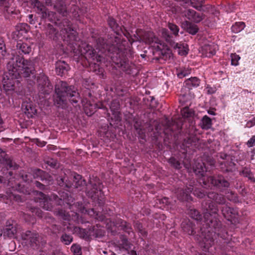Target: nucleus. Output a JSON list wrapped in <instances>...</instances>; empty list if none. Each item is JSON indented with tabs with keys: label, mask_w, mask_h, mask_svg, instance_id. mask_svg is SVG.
Listing matches in <instances>:
<instances>
[{
	"label": "nucleus",
	"mask_w": 255,
	"mask_h": 255,
	"mask_svg": "<svg viewBox=\"0 0 255 255\" xmlns=\"http://www.w3.org/2000/svg\"><path fill=\"white\" fill-rule=\"evenodd\" d=\"M204 210L203 227L201 228V233L197 235L199 246L204 251H207L214 245L216 235L219 236L222 230L221 223L218 221L216 216L218 209L213 203H202Z\"/></svg>",
	"instance_id": "obj_1"
},
{
	"label": "nucleus",
	"mask_w": 255,
	"mask_h": 255,
	"mask_svg": "<svg viewBox=\"0 0 255 255\" xmlns=\"http://www.w3.org/2000/svg\"><path fill=\"white\" fill-rule=\"evenodd\" d=\"M58 24L60 33L58 34L56 29L49 24L47 29V36L54 40L61 39L67 42L68 44L74 45L78 37L77 32L72 27L70 21L68 19H64Z\"/></svg>",
	"instance_id": "obj_2"
},
{
	"label": "nucleus",
	"mask_w": 255,
	"mask_h": 255,
	"mask_svg": "<svg viewBox=\"0 0 255 255\" xmlns=\"http://www.w3.org/2000/svg\"><path fill=\"white\" fill-rule=\"evenodd\" d=\"M7 68L11 79H18L20 77H28L34 71L33 62L19 56L11 58L7 63Z\"/></svg>",
	"instance_id": "obj_3"
},
{
	"label": "nucleus",
	"mask_w": 255,
	"mask_h": 255,
	"mask_svg": "<svg viewBox=\"0 0 255 255\" xmlns=\"http://www.w3.org/2000/svg\"><path fill=\"white\" fill-rule=\"evenodd\" d=\"M55 93L57 97L55 99V104L59 107L64 108L69 100L72 103H77L80 99L77 89L72 86H68L67 83L60 81L55 86Z\"/></svg>",
	"instance_id": "obj_4"
},
{
	"label": "nucleus",
	"mask_w": 255,
	"mask_h": 255,
	"mask_svg": "<svg viewBox=\"0 0 255 255\" xmlns=\"http://www.w3.org/2000/svg\"><path fill=\"white\" fill-rule=\"evenodd\" d=\"M122 46L121 38L118 36H115L114 38L111 37L108 43L105 42L103 38L99 37L96 40L95 45L96 49L102 53H104L106 51L111 53H118L120 51H122Z\"/></svg>",
	"instance_id": "obj_5"
},
{
	"label": "nucleus",
	"mask_w": 255,
	"mask_h": 255,
	"mask_svg": "<svg viewBox=\"0 0 255 255\" xmlns=\"http://www.w3.org/2000/svg\"><path fill=\"white\" fill-rule=\"evenodd\" d=\"M203 183L205 186L210 187L211 185L220 189L228 188L230 186L229 181L221 175L209 176L207 178V181L204 178L203 179Z\"/></svg>",
	"instance_id": "obj_6"
},
{
	"label": "nucleus",
	"mask_w": 255,
	"mask_h": 255,
	"mask_svg": "<svg viewBox=\"0 0 255 255\" xmlns=\"http://www.w3.org/2000/svg\"><path fill=\"white\" fill-rule=\"evenodd\" d=\"M193 191V194L200 198H203L205 196V194L200 189H196L193 191L192 187H187L185 189L178 188L177 189L176 193L177 198L181 201H189L191 200V197L190 195V193Z\"/></svg>",
	"instance_id": "obj_7"
},
{
	"label": "nucleus",
	"mask_w": 255,
	"mask_h": 255,
	"mask_svg": "<svg viewBox=\"0 0 255 255\" xmlns=\"http://www.w3.org/2000/svg\"><path fill=\"white\" fill-rule=\"evenodd\" d=\"M162 36L165 38L166 41L169 43L170 45L175 49H177L179 54L181 55H185L188 53V49L187 48V44L181 43H176L171 39V36L169 34L167 29L162 28L161 30Z\"/></svg>",
	"instance_id": "obj_8"
},
{
	"label": "nucleus",
	"mask_w": 255,
	"mask_h": 255,
	"mask_svg": "<svg viewBox=\"0 0 255 255\" xmlns=\"http://www.w3.org/2000/svg\"><path fill=\"white\" fill-rule=\"evenodd\" d=\"M21 238L25 241V243L32 248L37 247L40 243V236L34 232L27 231L23 233Z\"/></svg>",
	"instance_id": "obj_9"
},
{
	"label": "nucleus",
	"mask_w": 255,
	"mask_h": 255,
	"mask_svg": "<svg viewBox=\"0 0 255 255\" xmlns=\"http://www.w3.org/2000/svg\"><path fill=\"white\" fill-rule=\"evenodd\" d=\"M142 40L146 43L152 44L153 46L159 50H162L164 46L162 41L151 31L146 32L143 35Z\"/></svg>",
	"instance_id": "obj_10"
},
{
	"label": "nucleus",
	"mask_w": 255,
	"mask_h": 255,
	"mask_svg": "<svg viewBox=\"0 0 255 255\" xmlns=\"http://www.w3.org/2000/svg\"><path fill=\"white\" fill-rule=\"evenodd\" d=\"M38 89L39 91L43 94H48L53 89L52 85L50 83L48 77L44 75L40 76L37 79Z\"/></svg>",
	"instance_id": "obj_11"
},
{
	"label": "nucleus",
	"mask_w": 255,
	"mask_h": 255,
	"mask_svg": "<svg viewBox=\"0 0 255 255\" xmlns=\"http://www.w3.org/2000/svg\"><path fill=\"white\" fill-rule=\"evenodd\" d=\"M182 15L186 17L189 20L195 23H198L202 21L203 18V15L196 12L192 9H185L182 11Z\"/></svg>",
	"instance_id": "obj_12"
},
{
	"label": "nucleus",
	"mask_w": 255,
	"mask_h": 255,
	"mask_svg": "<svg viewBox=\"0 0 255 255\" xmlns=\"http://www.w3.org/2000/svg\"><path fill=\"white\" fill-rule=\"evenodd\" d=\"M200 83V80L196 77H191L187 79L184 83V87L181 89V94L183 97H185L187 93L189 92V90L192 87H196L199 86Z\"/></svg>",
	"instance_id": "obj_13"
},
{
	"label": "nucleus",
	"mask_w": 255,
	"mask_h": 255,
	"mask_svg": "<svg viewBox=\"0 0 255 255\" xmlns=\"http://www.w3.org/2000/svg\"><path fill=\"white\" fill-rule=\"evenodd\" d=\"M33 194H36L37 197L35 198V201L39 202L40 206L46 210H50L52 209L51 203L46 196L41 192L33 191Z\"/></svg>",
	"instance_id": "obj_14"
},
{
	"label": "nucleus",
	"mask_w": 255,
	"mask_h": 255,
	"mask_svg": "<svg viewBox=\"0 0 255 255\" xmlns=\"http://www.w3.org/2000/svg\"><path fill=\"white\" fill-rule=\"evenodd\" d=\"M110 107L113 116V117H111V120L115 122L120 121L121 116L119 111L120 108L119 100L116 99L113 100L111 103Z\"/></svg>",
	"instance_id": "obj_15"
},
{
	"label": "nucleus",
	"mask_w": 255,
	"mask_h": 255,
	"mask_svg": "<svg viewBox=\"0 0 255 255\" xmlns=\"http://www.w3.org/2000/svg\"><path fill=\"white\" fill-rule=\"evenodd\" d=\"M0 163L5 166L6 168H13L14 169L17 168V165L13 161L2 149L0 148Z\"/></svg>",
	"instance_id": "obj_16"
},
{
	"label": "nucleus",
	"mask_w": 255,
	"mask_h": 255,
	"mask_svg": "<svg viewBox=\"0 0 255 255\" xmlns=\"http://www.w3.org/2000/svg\"><path fill=\"white\" fill-rule=\"evenodd\" d=\"M217 49L218 46L213 43L205 45L202 48V55L206 57H211L216 54Z\"/></svg>",
	"instance_id": "obj_17"
},
{
	"label": "nucleus",
	"mask_w": 255,
	"mask_h": 255,
	"mask_svg": "<svg viewBox=\"0 0 255 255\" xmlns=\"http://www.w3.org/2000/svg\"><path fill=\"white\" fill-rule=\"evenodd\" d=\"M222 213L228 220H230V218H235L239 214L238 211L236 209L231 208L227 205L222 207Z\"/></svg>",
	"instance_id": "obj_18"
},
{
	"label": "nucleus",
	"mask_w": 255,
	"mask_h": 255,
	"mask_svg": "<svg viewBox=\"0 0 255 255\" xmlns=\"http://www.w3.org/2000/svg\"><path fill=\"white\" fill-rule=\"evenodd\" d=\"M193 168L194 171L196 174L202 176L203 177L202 180L204 178H205V180L207 181V178L208 177H206L204 176V173L207 171V169H206V168L205 166V164L203 162H195Z\"/></svg>",
	"instance_id": "obj_19"
},
{
	"label": "nucleus",
	"mask_w": 255,
	"mask_h": 255,
	"mask_svg": "<svg viewBox=\"0 0 255 255\" xmlns=\"http://www.w3.org/2000/svg\"><path fill=\"white\" fill-rule=\"evenodd\" d=\"M69 67L64 61H59L56 63V71L61 76L65 75L68 71Z\"/></svg>",
	"instance_id": "obj_20"
},
{
	"label": "nucleus",
	"mask_w": 255,
	"mask_h": 255,
	"mask_svg": "<svg viewBox=\"0 0 255 255\" xmlns=\"http://www.w3.org/2000/svg\"><path fill=\"white\" fill-rule=\"evenodd\" d=\"M88 195L94 199L101 197V185L98 182V184H94L91 191H88Z\"/></svg>",
	"instance_id": "obj_21"
},
{
	"label": "nucleus",
	"mask_w": 255,
	"mask_h": 255,
	"mask_svg": "<svg viewBox=\"0 0 255 255\" xmlns=\"http://www.w3.org/2000/svg\"><path fill=\"white\" fill-rule=\"evenodd\" d=\"M84 111L88 116H92L95 111V105L91 103L86 99L82 101Z\"/></svg>",
	"instance_id": "obj_22"
},
{
	"label": "nucleus",
	"mask_w": 255,
	"mask_h": 255,
	"mask_svg": "<svg viewBox=\"0 0 255 255\" xmlns=\"http://www.w3.org/2000/svg\"><path fill=\"white\" fill-rule=\"evenodd\" d=\"M16 47V49L20 54H29L31 51V48L30 45L26 43L22 42L20 41L17 42Z\"/></svg>",
	"instance_id": "obj_23"
},
{
	"label": "nucleus",
	"mask_w": 255,
	"mask_h": 255,
	"mask_svg": "<svg viewBox=\"0 0 255 255\" xmlns=\"http://www.w3.org/2000/svg\"><path fill=\"white\" fill-rule=\"evenodd\" d=\"M181 227L184 232L188 235H193L194 233V228L193 224L189 220H185L181 223Z\"/></svg>",
	"instance_id": "obj_24"
},
{
	"label": "nucleus",
	"mask_w": 255,
	"mask_h": 255,
	"mask_svg": "<svg viewBox=\"0 0 255 255\" xmlns=\"http://www.w3.org/2000/svg\"><path fill=\"white\" fill-rule=\"evenodd\" d=\"M208 198L214 201L219 204H224L226 200L222 195L215 192H210L208 194Z\"/></svg>",
	"instance_id": "obj_25"
},
{
	"label": "nucleus",
	"mask_w": 255,
	"mask_h": 255,
	"mask_svg": "<svg viewBox=\"0 0 255 255\" xmlns=\"http://www.w3.org/2000/svg\"><path fill=\"white\" fill-rule=\"evenodd\" d=\"M32 6L36 9V12L42 15L46 8L38 0H30Z\"/></svg>",
	"instance_id": "obj_26"
},
{
	"label": "nucleus",
	"mask_w": 255,
	"mask_h": 255,
	"mask_svg": "<svg viewBox=\"0 0 255 255\" xmlns=\"http://www.w3.org/2000/svg\"><path fill=\"white\" fill-rule=\"evenodd\" d=\"M41 17L43 18H48L49 21L54 22L56 24H58L57 22L56 21V20L58 21L56 17V13L49 11L47 8L41 15Z\"/></svg>",
	"instance_id": "obj_27"
},
{
	"label": "nucleus",
	"mask_w": 255,
	"mask_h": 255,
	"mask_svg": "<svg viewBox=\"0 0 255 255\" xmlns=\"http://www.w3.org/2000/svg\"><path fill=\"white\" fill-rule=\"evenodd\" d=\"M184 27L186 31L190 34L194 35L198 31L197 26L189 21H186L184 23Z\"/></svg>",
	"instance_id": "obj_28"
},
{
	"label": "nucleus",
	"mask_w": 255,
	"mask_h": 255,
	"mask_svg": "<svg viewBox=\"0 0 255 255\" xmlns=\"http://www.w3.org/2000/svg\"><path fill=\"white\" fill-rule=\"evenodd\" d=\"M55 9L60 14L63 16H66L67 13L66 5L63 2H58L54 6Z\"/></svg>",
	"instance_id": "obj_29"
},
{
	"label": "nucleus",
	"mask_w": 255,
	"mask_h": 255,
	"mask_svg": "<svg viewBox=\"0 0 255 255\" xmlns=\"http://www.w3.org/2000/svg\"><path fill=\"white\" fill-rule=\"evenodd\" d=\"M73 185L76 188L79 187L83 186L86 185V181L84 179H82L80 175L76 174L74 176Z\"/></svg>",
	"instance_id": "obj_30"
},
{
	"label": "nucleus",
	"mask_w": 255,
	"mask_h": 255,
	"mask_svg": "<svg viewBox=\"0 0 255 255\" xmlns=\"http://www.w3.org/2000/svg\"><path fill=\"white\" fill-rule=\"evenodd\" d=\"M12 3V0H0V6L3 7L4 10L8 13H13V8H10Z\"/></svg>",
	"instance_id": "obj_31"
},
{
	"label": "nucleus",
	"mask_w": 255,
	"mask_h": 255,
	"mask_svg": "<svg viewBox=\"0 0 255 255\" xmlns=\"http://www.w3.org/2000/svg\"><path fill=\"white\" fill-rule=\"evenodd\" d=\"M109 25L113 29L117 35L119 34V32L121 29L120 26L116 21L115 19L113 17H109L108 20Z\"/></svg>",
	"instance_id": "obj_32"
},
{
	"label": "nucleus",
	"mask_w": 255,
	"mask_h": 255,
	"mask_svg": "<svg viewBox=\"0 0 255 255\" xmlns=\"http://www.w3.org/2000/svg\"><path fill=\"white\" fill-rule=\"evenodd\" d=\"M24 108V112L28 116L32 117L33 115L36 113V110L30 103H26L25 105H22V107Z\"/></svg>",
	"instance_id": "obj_33"
},
{
	"label": "nucleus",
	"mask_w": 255,
	"mask_h": 255,
	"mask_svg": "<svg viewBox=\"0 0 255 255\" xmlns=\"http://www.w3.org/2000/svg\"><path fill=\"white\" fill-rule=\"evenodd\" d=\"M16 233V228L13 226L12 225H9L7 226L5 229L4 230L3 235L4 236L11 238L14 236Z\"/></svg>",
	"instance_id": "obj_34"
},
{
	"label": "nucleus",
	"mask_w": 255,
	"mask_h": 255,
	"mask_svg": "<svg viewBox=\"0 0 255 255\" xmlns=\"http://www.w3.org/2000/svg\"><path fill=\"white\" fill-rule=\"evenodd\" d=\"M200 124H201V127L203 129H208L211 127V126H212L211 120L208 116H205L203 117Z\"/></svg>",
	"instance_id": "obj_35"
},
{
	"label": "nucleus",
	"mask_w": 255,
	"mask_h": 255,
	"mask_svg": "<svg viewBox=\"0 0 255 255\" xmlns=\"http://www.w3.org/2000/svg\"><path fill=\"white\" fill-rule=\"evenodd\" d=\"M87 49L86 50L85 52H83L85 54V57L86 58H92L94 59L95 57H96V51L95 49H93L92 47L89 45H87Z\"/></svg>",
	"instance_id": "obj_36"
},
{
	"label": "nucleus",
	"mask_w": 255,
	"mask_h": 255,
	"mask_svg": "<svg viewBox=\"0 0 255 255\" xmlns=\"http://www.w3.org/2000/svg\"><path fill=\"white\" fill-rule=\"evenodd\" d=\"M245 27V23L243 22H236L232 26V31L234 33H238L241 31Z\"/></svg>",
	"instance_id": "obj_37"
},
{
	"label": "nucleus",
	"mask_w": 255,
	"mask_h": 255,
	"mask_svg": "<svg viewBox=\"0 0 255 255\" xmlns=\"http://www.w3.org/2000/svg\"><path fill=\"white\" fill-rule=\"evenodd\" d=\"M6 197L10 200H15L17 202H22L23 199L21 196L17 194L15 192H6Z\"/></svg>",
	"instance_id": "obj_38"
},
{
	"label": "nucleus",
	"mask_w": 255,
	"mask_h": 255,
	"mask_svg": "<svg viewBox=\"0 0 255 255\" xmlns=\"http://www.w3.org/2000/svg\"><path fill=\"white\" fill-rule=\"evenodd\" d=\"M28 25L25 23H19L15 26V29L18 30L21 34H24L28 30Z\"/></svg>",
	"instance_id": "obj_39"
},
{
	"label": "nucleus",
	"mask_w": 255,
	"mask_h": 255,
	"mask_svg": "<svg viewBox=\"0 0 255 255\" xmlns=\"http://www.w3.org/2000/svg\"><path fill=\"white\" fill-rule=\"evenodd\" d=\"M188 214L192 218L195 220L199 221L201 219V215H200L199 212L195 209H190Z\"/></svg>",
	"instance_id": "obj_40"
},
{
	"label": "nucleus",
	"mask_w": 255,
	"mask_h": 255,
	"mask_svg": "<svg viewBox=\"0 0 255 255\" xmlns=\"http://www.w3.org/2000/svg\"><path fill=\"white\" fill-rule=\"evenodd\" d=\"M191 72V68H184L178 73L177 76L179 78H182L190 74Z\"/></svg>",
	"instance_id": "obj_41"
},
{
	"label": "nucleus",
	"mask_w": 255,
	"mask_h": 255,
	"mask_svg": "<svg viewBox=\"0 0 255 255\" xmlns=\"http://www.w3.org/2000/svg\"><path fill=\"white\" fill-rule=\"evenodd\" d=\"M134 227L140 233V234L142 236H146L147 232H146V231L144 229H143L142 226L141 225V224L140 223H139V222L135 223L134 224Z\"/></svg>",
	"instance_id": "obj_42"
},
{
	"label": "nucleus",
	"mask_w": 255,
	"mask_h": 255,
	"mask_svg": "<svg viewBox=\"0 0 255 255\" xmlns=\"http://www.w3.org/2000/svg\"><path fill=\"white\" fill-rule=\"evenodd\" d=\"M168 27L169 28V29L172 32L174 35L176 36L178 34L179 28L176 25L173 23H169L168 24Z\"/></svg>",
	"instance_id": "obj_43"
},
{
	"label": "nucleus",
	"mask_w": 255,
	"mask_h": 255,
	"mask_svg": "<svg viewBox=\"0 0 255 255\" xmlns=\"http://www.w3.org/2000/svg\"><path fill=\"white\" fill-rule=\"evenodd\" d=\"M182 116L184 118H188L191 117L192 113L188 107L183 108L181 111Z\"/></svg>",
	"instance_id": "obj_44"
},
{
	"label": "nucleus",
	"mask_w": 255,
	"mask_h": 255,
	"mask_svg": "<svg viewBox=\"0 0 255 255\" xmlns=\"http://www.w3.org/2000/svg\"><path fill=\"white\" fill-rule=\"evenodd\" d=\"M227 198L231 201L236 202L237 197L236 195L232 191H228L226 193Z\"/></svg>",
	"instance_id": "obj_45"
},
{
	"label": "nucleus",
	"mask_w": 255,
	"mask_h": 255,
	"mask_svg": "<svg viewBox=\"0 0 255 255\" xmlns=\"http://www.w3.org/2000/svg\"><path fill=\"white\" fill-rule=\"evenodd\" d=\"M61 239L62 241L65 245L70 244L73 240L72 237L71 236L68 235L67 234H64L62 235V236L61 237Z\"/></svg>",
	"instance_id": "obj_46"
},
{
	"label": "nucleus",
	"mask_w": 255,
	"mask_h": 255,
	"mask_svg": "<svg viewBox=\"0 0 255 255\" xmlns=\"http://www.w3.org/2000/svg\"><path fill=\"white\" fill-rule=\"evenodd\" d=\"M71 249L74 255H81V250L79 245H73L72 246Z\"/></svg>",
	"instance_id": "obj_47"
},
{
	"label": "nucleus",
	"mask_w": 255,
	"mask_h": 255,
	"mask_svg": "<svg viewBox=\"0 0 255 255\" xmlns=\"http://www.w3.org/2000/svg\"><path fill=\"white\" fill-rule=\"evenodd\" d=\"M231 63L233 65L237 66L238 65V61L240 59V56L236 54H232L231 55Z\"/></svg>",
	"instance_id": "obj_48"
},
{
	"label": "nucleus",
	"mask_w": 255,
	"mask_h": 255,
	"mask_svg": "<svg viewBox=\"0 0 255 255\" xmlns=\"http://www.w3.org/2000/svg\"><path fill=\"white\" fill-rule=\"evenodd\" d=\"M119 226L121 227L122 229L125 230L128 233L131 229L129 224L124 221H121L120 225Z\"/></svg>",
	"instance_id": "obj_49"
},
{
	"label": "nucleus",
	"mask_w": 255,
	"mask_h": 255,
	"mask_svg": "<svg viewBox=\"0 0 255 255\" xmlns=\"http://www.w3.org/2000/svg\"><path fill=\"white\" fill-rule=\"evenodd\" d=\"M169 162L175 168L179 169L180 168V162L173 157L170 158L169 159Z\"/></svg>",
	"instance_id": "obj_50"
},
{
	"label": "nucleus",
	"mask_w": 255,
	"mask_h": 255,
	"mask_svg": "<svg viewBox=\"0 0 255 255\" xmlns=\"http://www.w3.org/2000/svg\"><path fill=\"white\" fill-rule=\"evenodd\" d=\"M23 35V34H21V32L15 29V30L13 31L11 34V37L15 40H17L21 38Z\"/></svg>",
	"instance_id": "obj_51"
},
{
	"label": "nucleus",
	"mask_w": 255,
	"mask_h": 255,
	"mask_svg": "<svg viewBox=\"0 0 255 255\" xmlns=\"http://www.w3.org/2000/svg\"><path fill=\"white\" fill-rule=\"evenodd\" d=\"M120 67L123 71H127L129 68L128 61L124 60L120 62Z\"/></svg>",
	"instance_id": "obj_52"
},
{
	"label": "nucleus",
	"mask_w": 255,
	"mask_h": 255,
	"mask_svg": "<svg viewBox=\"0 0 255 255\" xmlns=\"http://www.w3.org/2000/svg\"><path fill=\"white\" fill-rule=\"evenodd\" d=\"M30 210L32 213L33 215L35 214L39 217H42V212L39 209L33 207L30 208Z\"/></svg>",
	"instance_id": "obj_53"
},
{
	"label": "nucleus",
	"mask_w": 255,
	"mask_h": 255,
	"mask_svg": "<svg viewBox=\"0 0 255 255\" xmlns=\"http://www.w3.org/2000/svg\"><path fill=\"white\" fill-rule=\"evenodd\" d=\"M179 2H183L184 3H187L189 1H190L192 3H193V1H196L198 4H202L205 0H175Z\"/></svg>",
	"instance_id": "obj_54"
},
{
	"label": "nucleus",
	"mask_w": 255,
	"mask_h": 255,
	"mask_svg": "<svg viewBox=\"0 0 255 255\" xmlns=\"http://www.w3.org/2000/svg\"><path fill=\"white\" fill-rule=\"evenodd\" d=\"M249 147H252L255 145V135L253 136L247 142Z\"/></svg>",
	"instance_id": "obj_55"
},
{
	"label": "nucleus",
	"mask_w": 255,
	"mask_h": 255,
	"mask_svg": "<svg viewBox=\"0 0 255 255\" xmlns=\"http://www.w3.org/2000/svg\"><path fill=\"white\" fill-rule=\"evenodd\" d=\"M75 206H78V210L79 212L81 213H84L85 212H86V210H85L84 206L83 205L82 203L78 202L76 203Z\"/></svg>",
	"instance_id": "obj_56"
},
{
	"label": "nucleus",
	"mask_w": 255,
	"mask_h": 255,
	"mask_svg": "<svg viewBox=\"0 0 255 255\" xmlns=\"http://www.w3.org/2000/svg\"><path fill=\"white\" fill-rule=\"evenodd\" d=\"M38 174H39V175H44V176H45V177H49V181H51L52 180V179H51V177L50 176H49V175H48V174H47V173H46L44 172L43 171H42V170H40V169H38Z\"/></svg>",
	"instance_id": "obj_57"
},
{
	"label": "nucleus",
	"mask_w": 255,
	"mask_h": 255,
	"mask_svg": "<svg viewBox=\"0 0 255 255\" xmlns=\"http://www.w3.org/2000/svg\"><path fill=\"white\" fill-rule=\"evenodd\" d=\"M235 165V164L232 162H230L228 165H227V171H230L232 170L233 169V166Z\"/></svg>",
	"instance_id": "obj_58"
},
{
	"label": "nucleus",
	"mask_w": 255,
	"mask_h": 255,
	"mask_svg": "<svg viewBox=\"0 0 255 255\" xmlns=\"http://www.w3.org/2000/svg\"><path fill=\"white\" fill-rule=\"evenodd\" d=\"M47 163L51 167H55L56 166V162L53 160H50L47 161Z\"/></svg>",
	"instance_id": "obj_59"
},
{
	"label": "nucleus",
	"mask_w": 255,
	"mask_h": 255,
	"mask_svg": "<svg viewBox=\"0 0 255 255\" xmlns=\"http://www.w3.org/2000/svg\"><path fill=\"white\" fill-rule=\"evenodd\" d=\"M34 184L37 187L39 188V189H44V185L38 181H35Z\"/></svg>",
	"instance_id": "obj_60"
},
{
	"label": "nucleus",
	"mask_w": 255,
	"mask_h": 255,
	"mask_svg": "<svg viewBox=\"0 0 255 255\" xmlns=\"http://www.w3.org/2000/svg\"><path fill=\"white\" fill-rule=\"evenodd\" d=\"M18 191L20 192L23 193V194H30V193L29 191H27L26 189H25L24 187H21V188L18 189Z\"/></svg>",
	"instance_id": "obj_61"
},
{
	"label": "nucleus",
	"mask_w": 255,
	"mask_h": 255,
	"mask_svg": "<svg viewBox=\"0 0 255 255\" xmlns=\"http://www.w3.org/2000/svg\"><path fill=\"white\" fill-rule=\"evenodd\" d=\"M134 128L136 130H139L138 132L139 134H140V132H142L141 131V129L140 128L139 125L138 124V122H136L135 124L134 125Z\"/></svg>",
	"instance_id": "obj_62"
},
{
	"label": "nucleus",
	"mask_w": 255,
	"mask_h": 255,
	"mask_svg": "<svg viewBox=\"0 0 255 255\" xmlns=\"http://www.w3.org/2000/svg\"><path fill=\"white\" fill-rule=\"evenodd\" d=\"M207 93L209 94H213L215 92V90L211 87H207Z\"/></svg>",
	"instance_id": "obj_63"
},
{
	"label": "nucleus",
	"mask_w": 255,
	"mask_h": 255,
	"mask_svg": "<svg viewBox=\"0 0 255 255\" xmlns=\"http://www.w3.org/2000/svg\"><path fill=\"white\" fill-rule=\"evenodd\" d=\"M123 244V248H124L126 250H128V249L130 248L129 246L128 245V241L127 240L124 241Z\"/></svg>",
	"instance_id": "obj_64"
}]
</instances>
